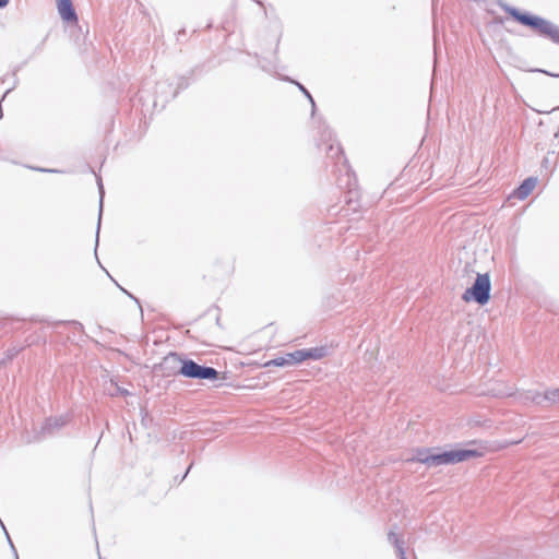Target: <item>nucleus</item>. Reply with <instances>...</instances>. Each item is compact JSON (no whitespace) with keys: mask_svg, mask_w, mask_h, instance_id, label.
Masks as SVG:
<instances>
[{"mask_svg":"<svg viewBox=\"0 0 559 559\" xmlns=\"http://www.w3.org/2000/svg\"><path fill=\"white\" fill-rule=\"evenodd\" d=\"M498 3L504 9L506 12H508L514 19V21H516L521 25L531 28L539 36L546 37L554 41L555 44L559 45L558 25L554 24L552 22L542 16L534 15L528 12H521L516 8L502 4L501 1H498Z\"/></svg>","mask_w":559,"mask_h":559,"instance_id":"nucleus-1","label":"nucleus"},{"mask_svg":"<svg viewBox=\"0 0 559 559\" xmlns=\"http://www.w3.org/2000/svg\"><path fill=\"white\" fill-rule=\"evenodd\" d=\"M490 396H497V393H492V392H491V393H490Z\"/></svg>","mask_w":559,"mask_h":559,"instance_id":"nucleus-16","label":"nucleus"},{"mask_svg":"<svg viewBox=\"0 0 559 559\" xmlns=\"http://www.w3.org/2000/svg\"><path fill=\"white\" fill-rule=\"evenodd\" d=\"M465 302H477L485 305L489 300V275L478 274L474 285L467 288L462 295Z\"/></svg>","mask_w":559,"mask_h":559,"instance_id":"nucleus-3","label":"nucleus"},{"mask_svg":"<svg viewBox=\"0 0 559 559\" xmlns=\"http://www.w3.org/2000/svg\"><path fill=\"white\" fill-rule=\"evenodd\" d=\"M325 356V350L322 347L309 348V349H299L293 353H288L286 355V360L288 365L300 364L305 360L313 359L318 360Z\"/></svg>","mask_w":559,"mask_h":559,"instance_id":"nucleus-5","label":"nucleus"},{"mask_svg":"<svg viewBox=\"0 0 559 559\" xmlns=\"http://www.w3.org/2000/svg\"><path fill=\"white\" fill-rule=\"evenodd\" d=\"M539 71H540V72H544V73H546V74H548V75H550V76L559 78V74H552V73H549V72H547V71H542V70H539Z\"/></svg>","mask_w":559,"mask_h":559,"instance_id":"nucleus-14","label":"nucleus"},{"mask_svg":"<svg viewBox=\"0 0 559 559\" xmlns=\"http://www.w3.org/2000/svg\"><path fill=\"white\" fill-rule=\"evenodd\" d=\"M399 552H400V559H406L405 551L402 547H400Z\"/></svg>","mask_w":559,"mask_h":559,"instance_id":"nucleus-12","label":"nucleus"},{"mask_svg":"<svg viewBox=\"0 0 559 559\" xmlns=\"http://www.w3.org/2000/svg\"><path fill=\"white\" fill-rule=\"evenodd\" d=\"M64 425V420L61 417H48L45 419L40 427L41 435L52 433L55 430L60 429Z\"/></svg>","mask_w":559,"mask_h":559,"instance_id":"nucleus-8","label":"nucleus"},{"mask_svg":"<svg viewBox=\"0 0 559 559\" xmlns=\"http://www.w3.org/2000/svg\"><path fill=\"white\" fill-rule=\"evenodd\" d=\"M179 374L186 378H194L200 380H216L218 372L212 367H203L193 360H182Z\"/></svg>","mask_w":559,"mask_h":559,"instance_id":"nucleus-4","label":"nucleus"},{"mask_svg":"<svg viewBox=\"0 0 559 559\" xmlns=\"http://www.w3.org/2000/svg\"><path fill=\"white\" fill-rule=\"evenodd\" d=\"M9 4V0H0V9Z\"/></svg>","mask_w":559,"mask_h":559,"instance_id":"nucleus-13","label":"nucleus"},{"mask_svg":"<svg viewBox=\"0 0 559 559\" xmlns=\"http://www.w3.org/2000/svg\"><path fill=\"white\" fill-rule=\"evenodd\" d=\"M555 135H556V138H559V130L556 132Z\"/></svg>","mask_w":559,"mask_h":559,"instance_id":"nucleus-15","label":"nucleus"},{"mask_svg":"<svg viewBox=\"0 0 559 559\" xmlns=\"http://www.w3.org/2000/svg\"><path fill=\"white\" fill-rule=\"evenodd\" d=\"M109 394L111 396H117V395L126 396V395L129 394V392L127 390H124V389L119 388L118 385H115V391H110Z\"/></svg>","mask_w":559,"mask_h":559,"instance_id":"nucleus-11","label":"nucleus"},{"mask_svg":"<svg viewBox=\"0 0 559 559\" xmlns=\"http://www.w3.org/2000/svg\"><path fill=\"white\" fill-rule=\"evenodd\" d=\"M537 179L535 177L526 178L513 192V195L519 200L526 199L535 189Z\"/></svg>","mask_w":559,"mask_h":559,"instance_id":"nucleus-7","label":"nucleus"},{"mask_svg":"<svg viewBox=\"0 0 559 559\" xmlns=\"http://www.w3.org/2000/svg\"><path fill=\"white\" fill-rule=\"evenodd\" d=\"M545 397L547 400H549V401H556L557 400L558 403H559V388L546 392Z\"/></svg>","mask_w":559,"mask_h":559,"instance_id":"nucleus-10","label":"nucleus"},{"mask_svg":"<svg viewBox=\"0 0 559 559\" xmlns=\"http://www.w3.org/2000/svg\"><path fill=\"white\" fill-rule=\"evenodd\" d=\"M287 360H286V356L284 357H277L275 359H272L270 361H266L264 364V367H270V366H275V367H283V366H287Z\"/></svg>","mask_w":559,"mask_h":559,"instance_id":"nucleus-9","label":"nucleus"},{"mask_svg":"<svg viewBox=\"0 0 559 559\" xmlns=\"http://www.w3.org/2000/svg\"><path fill=\"white\" fill-rule=\"evenodd\" d=\"M428 450L418 451L415 461L432 466L456 464L485 454V449H454L439 454H429Z\"/></svg>","mask_w":559,"mask_h":559,"instance_id":"nucleus-2","label":"nucleus"},{"mask_svg":"<svg viewBox=\"0 0 559 559\" xmlns=\"http://www.w3.org/2000/svg\"><path fill=\"white\" fill-rule=\"evenodd\" d=\"M490 396H497V393H492V392H491V393H490Z\"/></svg>","mask_w":559,"mask_h":559,"instance_id":"nucleus-17","label":"nucleus"},{"mask_svg":"<svg viewBox=\"0 0 559 559\" xmlns=\"http://www.w3.org/2000/svg\"><path fill=\"white\" fill-rule=\"evenodd\" d=\"M57 8L62 20L78 23V16L71 0H57Z\"/></svg>","mask_w":559,"mask_h":559,"instance_id":"nucleus-6","label":"nucleus"}]
</instances>
